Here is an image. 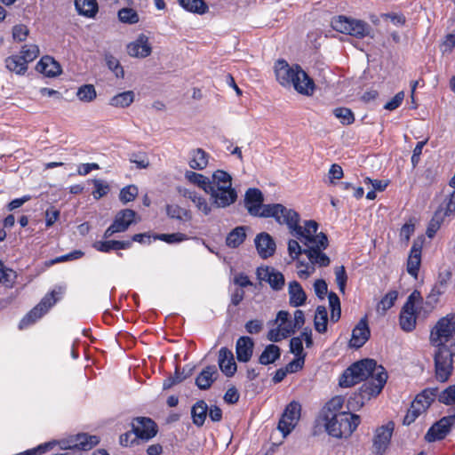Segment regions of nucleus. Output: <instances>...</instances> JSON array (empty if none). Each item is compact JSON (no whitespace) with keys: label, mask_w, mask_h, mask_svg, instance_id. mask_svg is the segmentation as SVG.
I'll list each match as a JSON object with an SVG mask.
<instances>
[{"label":"nucleus","mask_w":455,"mask_h":455,"mask_svg":"<svg viewBox=\"0 0 455 455\" xmlns=\"http://www.w3.org/2000/svg\"><path fill=\"white\" fill-rule=\"evenodd\" d=\"M134 100V92L132 91H126L118 93L110 99L109 104L116 108H127Z\"/></svg>","instance_id":"79ce46f5"},{"label":"nucleus","mask_w":455,"mask_h":455,"mask_svg":"<svg viewBox=\"0 0 455 455\" xmlns=\"http://www.w3.org/2000/svg\"><path fill=\"white\" fill-rule=\"evenodd\" d=\"M218 371L215 365L206 366L196 377V385L201 390L209 389L217 379Z\"/></svg>","instance_id":"cd10ccee"},{"label":"nucleus","mask_w":455,"mask_h":455,"mask_svg":"<svg viewBox=\"0 0 455 455\" xmlns=\"http://www.w3.org/2000/svg\"><path fill=\"white\" fill-rule=\"evenodd\" d=\"M263 203L264 196L259 188H251L246 190L244 206L251 216L274 218L277 223L280 222V218L286 207L282 204H264Z\"/></svg>","instance_id":"39448f33"},{"label":"nucleus","mask_w":455,"mask_h":455,"mask_svg":"<svg viewBox=\"0 0 455 455\" xmlns=\"http://www.w3.org/2000/svg\"><path fill=\"white\" fill-rule=\"evenodd\" d=\"M333 115L339 119L343 125H349L355 122V115L353 111L345 107H339L333 109Z\"/></svg>","instance_id":"a18cd8bd"},{"label":"nucleus","mask_w":455,"mask_h":455,"mask_svg":"<svg viewBox=\"0 0 455 455\" xmlns=\"http://www.w3.org/2000/svg\"><path fill=\"white\" fill-rule=\"evenodd\" d=\"M166 213L171 219L179 220L189 221L192 219L191 212L178 204H167Z\"/></svg>","instance_id":"a19ab883"},{"label":"nucleus","mask_w":455,"mask_h":455,"mask_svg":"<svg viewBox=\"0 0 455 455\" xmlns=\"http://www.w3.org/2000/svg\"><path fill=\"white\" fill-rule=\"evenodd\" d=\"M423 413L420 409H418L415 407V405L411 404L410 408L408 409L403 420V424L405 426H410L411 423H413L416 419Z\"/></svg>","instance_id":"e2e57ef3"},{"label":"nucleus","mask_w":455,"mask_h":455,"mask_svg":"<svg viewBox=\"0 0 455 455\" xmlns=\"http://www.w3.org/2000/svg\"><path fill=\"white\" fill-rule=\"evenodd\" d=\"M395 430V422L389 420L385 425L378 427L372 438V448L375 455H383L388 448Z\"/></svg>","instance_id":"4468645a"},{"label":"nucleus","mask_w":455,"mask_h":455,"mask_svg":"<svg viewBox=\"0 0 455 455\" xmlns=\"http://www.w3.org/2000/svg\"><path fill=\"white\" fill-rule=\"evenodd\" d=\"M208 410L209 407L205 401H197L191 408L193 424L198 427H203L207 418Z\"/></svg>","instance_id":"c85d7f7f"},{"label":"nucleus","mask_w":455,"mask_h":455,"mask_svg":"<svg viewBox=\"0 0 455 455\" xmlns=\"http://www.w3.org/2000/svg\"><path fill=\"white\" fill-rule=\"evenodd\" d=\"M289 295H290V305L292 307H299L305 304L307 295L297 281H292L289 283Z\"/></svg>","instance_id":"c756f323"},{"label":"nucleus","mask_w":455,"mask_h":455,"mask_svg":"<svg viewBox=\"0 0 455 455\" xmlns=\"http://www.w3.org/2000/svg\"><path fill=\"white\" fill-rule=\"evenodd\" d=\"M75 7L80 15L88 18H93L99 11L97 0H75Z\"/></svg>","instance_id":"2f4dec72"},{"label":"nucleus","mask_w":455,"mask_h":455,"mask_svg":"<svg viewBox=\"0 0 455 455\" xmlns=\"http://www.w3.org/2000/svg\"><path fill=\"white\" fill-rule=\"evenodd\" d=\"M264 272L265 274L263 279H266L273 290L280 291L283 288L284 276L281 272L276 271L275 268L269 267H267L264 269Z\"/></svg>","instance_id":"7c9ffc66"},{"label":"nucleus","mask_w":455,"mask_h":455,"mask_svg":"<svg viewBox=\"0 0 455 455\" xmlns=\"http://www.w3.org/2000/svg\"><path fill=\"white\" fill-rule=\"evenodd\" d=\"M297 423L298 420H296L295 418L289 417L283 413L281 419H279L277 428L283 436H286L293 430Z\"/></svg>","instance_id":"de8ad7c7"},{"label":"nucleus","mask_w":455,"mask_h":455,"mask_svg":"<svg viewBox=\"0 0 455 455\" xmlns=\"http://www.w3.org/2000/svg\"><path fill=\"white\" fill-rule=\"evenodd\" d=\"M131 426L133 427L136 436L143 442L151 440L158 433L157 424L148 417L133 418Z\"/></svg>","instance_id":"2eb2a0df"},{"label":"nucleus","mask_w":455,"mask_h":455,"mask_svg":"<svg viewBox=\"0 0 455 455\" xmlns=\"http://www.w3.org/2000/svg\"><path fill=\"white\" fill-rule=\"evenodd\" d=\"M275 75L281 85L292 86L302 95L311 96L315 92L314 80L299 65L290 66L286 60H278L275 63Z\"/></svg>","instance_id":"20e7f679"},{"label":"nucleus","mask_w":455,"mask_h":455,"mask_svg":"<svg viewBox=\"0 0 455 455\" xmlns=\"http://www.w3.org/2000/svg\"><path fill=\"white\" fill-rule=\"evenodd\" d=\"M335 277L339 291L344 293L347 282V275L344 266H339L335 268Z\"/></svg>","instance_id":"6e6d98bb"},{"label":"nucleus","mask_w":455,"mask_h":455,"mask_svg":"<svg viewBox=\"0 0 455 455\" xmlns=\"http://www.w3.org/2000/svg\"><path fill=\"white\" fill-rule=\"evenodd\" d=\"M246 239V228L236 227L231 230L226 237V244L229 248L239 247Z\"/></svg>","instance_id":"473e14b6"},{"label":"nucleus","mask_w":455,"mask_h":455,"mask_svg":"<svg viewBox=\"0 0 455 455\" xmlns=\"http://www.w3.org/2000/svg\"><path fill=\"white\" fill-rule=\"evenodd\" d=\"M254 342L249 336H242L236 340L235 353L239 362L247 363L253 353Z\"/></svg>","instance_id":"393cba45"},{"label":"nucleus","mask_w":455,"mask_h":455,"mask_svg":"<svg viewBox=\"0 0 455 455\" xmlns=\"http://www.w3.org/2000/svg\"><path fill=\"white\" fill-rule=\"evenodd\" d=\"M281 355V350L278 346L270 344L267 345L261 355H259V362L260 364L267 365L275 363Z\"/></svg>","instance_id":"c9c22d12"},{"label":"nucleus","mask_w":455,"mask_h":455,"mask_svg":"<svg viewBox=\"0 0 455 455\" xmlns=\"http://www.w3.org/2000/svg\"><path fill=\"white\" fill-rule=\"evenodd\" d=\"M138 196V188L134 185H129L123 188L120 191L119 198L124 204L133 201Z\"/></svg>","instance_id":"603ef678"},{"label":"nucleus","mask_w":455,"mask_h":455,"mask_svg":"<svg viewBox=\"0 0 455 455\" xmlns=\"http://www.w3.org/2000/svg\"><path fill=\"white\" fill-rule=\"evenodd\" d=\"M55 290L46 293L37 305L30 309L20 321L19 330H25L36 323L60 300Z\"/></svg>","instance_id":"9d476101"},{"label":"nucleus","mask_w":455,"mask_h":455,"mask_svg":"<svg viewBox=\"0 0 455 455\" xmlns=\"http://www.w3.org/2000/svg\"><path fill=\"white\" fill-rule=\"evenodd\" d=\"M118 19L121 22L131 25L136 24L140 20L138 12L134 9L128 7L118 11Z\"/></svg>","instance_id":"49530a36"},{"label":"nucleus","mask_w":455,"mask_h":455,"mask_svg":"<svg viewBox=\"0 0 455 455\" xmlns=\"http://www.w3.org/2000/svg\"><path fill=\"white\" fill-rule=\"evenodd\" d=\"M371 330L368 324L367 316L360 319L352 331L349 346L354 348L362 347L370 339Z\"/></svg>","instance_id":"a211bd4d"},{"label":"nucleus","mask_w":455,"mask_h":455,"mask_svg":"<svg viewBox=\"0 0 455 455\" xmlns=\"http://www.w3.org/2000/svg\"><path fill=\"white\" fill-rule=\"evenodd\" d=\"M100 443V438L97 435H91L88 434H78L68 441V446L65 449L76 450V451H89L92 450Z\"/></svg>","instance_id":"4be33fe9"},{"label":"nucleus","mask_w":455,"mask_h":455,"mask_svg":"<svg viewBox=\"0 0 455 455\" xmlns=\"http://www.w3.org/2000/svg\"><path fill=\"white\" fill-rule=\"evenodd\" d=\"M347 374L354 375L360 382L365 380L360 387L362 399L377 396L387 379L386 370L381 365H377L373 359H364L354 363L347 368Z\"/></svg>","instance_id":"f03ea898"},{"label":"nucleus","mask_w":455,"mask_h":455,"mask_svg":"<svg viewBox=\"0 0 455 455\" xmlns=\"http://www.w3.org/2000/svg\"><path fill=\"white\" fill-rule=\"evenodd\" d=\"M219 366L227 377L234 376L236 371L234 355L228 347H223L219 351Z\"/></svg>","instance_id":"b1692460"},{"label":"nucleus","mask_w":455,"mask_h":455,"mask_svg":"<svg viewBox=\"0 0 455 455\" xmlns=\"http://www.w3.org/2000/svg\"><path fill=\"white\" fill-rule=\"evenodd\" d=\"M328 314L324 306H318L315 309L314 319L315 329L319 333H324L327 331Z\"/></svg>","instance_id":"ea45409f"},{"label":"nucleus","mask_w":455,"mask_h":455,"mask_svg":"<svg viewBox=\"0 0 455 455\" xmlns=\"http://www.w3.org/2000/svg\"><path fill=\"white\" fill-rule=\"evenodd\" d=\"M180 5L186 11L196 13L204 14L208 12L209 7L204 0H177Z\"/></svg>","instance_id":"72a5a7b5"},{"label":"nucleus","mask_w":455,"mask_h":455,"mask_svg":"<svg viewBox=\"0 0 455 455\" xmlns=\"http://www.w3.org/2000/svg\"><path fill=\"white\" fill-rule=\"evenodd\" d=\"M436 397L438 398V387H427L416 395L411 404L424 412Z\"/></svg>","instance_id":"a878e982"},{"label":"nucleus","mask_w":455,"mask_h":455,"mask_svg":"<svg viewBox=\"0 0 455 455\" xmlns=\"http://www.w3.org/2000/svg\"><path fill=\"white\" fill-rule=\"evenodd\" d=\"M452 277V273L449 269L439 272L438 278L435 285L432 287L430 292L426 298L425 306L427 312H432L435 305L439 301V297L446 292L448 284Z\"/></svg>","instance_id":"ddd939ff"},{"label":"nucleus","mask_w":455,"mask_h":455,"mask_svg":"<svg viewBox=\"0 0 455 455\" xmlns=\"http://www.w3.org/2000/svg\"><path fill=\"white\" fill-rule=\"evenodd\" d=\"M438 401L446 405L455 404V385H451L442 392L438 391Z\"/></svg>","instance_id":"3c124183"},{"label":"nucleus","mask_w":455,"mask_h":455,"mask_svg":"<svg viewBox=\"0 0 455 455\" xmlns=\"http://www.w3.org/2000/svg\"><path fill=\"white\" fill-rule=\"evenodd\" d=\"M155 239L164 241L167 243H180L188 239L187 235L183 233H172V234H159L155 236Z\"/></svg>","instance_id":"864d4df0"},{"label":"nucleus","mask_w":455,"mask_h":455,"mask_svg":"<svg viewBox=\"0 0 455 455\" xmlns=\"http://www.w3.org/2000/svg\"><path fill=\"white\" fill-rule=\"evenodd\" d=\"M455 335V313L441 317L430 331L432 345L446 344Z\"/></svg>","instance_id":"9b49d317"},{"label":"nucleus","mask_w":455,"mask_h":455,"mask_svg":"<svg viewBox=\"0 0 455 455\" xmlns=\"http://www.w3.org/2000/svg\"><path fill=\"white\" fill-rule=\"evenodd\" d=\"M16 271L7 267L3 260L0 259V283L7 288H12L16 283Z\"/></svg>","instance_id":"58836bf2"},{"label":"nucleus","mask_w":455,"mask_h":455,"mask_svg":"<svg viewBox=\"0 0 455 455\" xmlns=\"http://www.w3.org/2000/svg\"><path fill=\"white\" fill-rule=\"evenodd\" d=\"M138 214L132 209H123L116 212L112 224L105 230L103 237L109 238L116 233L125 232L132 224L137 222Z\"/></svg>","instance_id":"f8f14e48"},{"label":"nucleus","mask_w":455,"mask_h":455,"mask_svg":"<svg viewBox=\"0 0 455 455\" xmlns=\"http://www.w3.org/2000/svg\"><path fill=\"white\" fill-rule=\"evenodd\" d=\"M331 25L337 32L349 35L358 39L369 36L372 31L371 25L366 21L345 15L333 17Z\"/></svg>","instance_id":"6e6552de"},{"label":"nucleus","mask_w":455,"mask_h":455,"mask_svg":"<svg viewBox=\"0 0 455 455\" xmlns=\"http://www.w3.org/2000/svg\"><path fill=\"white\" fill-rule=\"evenodd\" d=\"M76 96L81 101L91 102L96 96V90L92 84H84L78 88Z\"/></svg>","instance_id":"09e8293b"},{"label":"nucleus","mask_w":455,"mask_h":455,"mask_svg":"<svg viewBox=\"0 0 455 455\" xmlns=\"http://www.w3.org/2000/svg\"><path fill=\"white\" fill-rule=\"evenodd\" d=\"M183 196L189 198L196 204L198 211H201L204 215H208L212 212V207L209 205L206 199L197 195L195 191L185 189Z\"/></svg>","instance_id":"e433bc0d"},{"label":"nucleus","mask_w":455,"mask_h":455,"mask_svg":"<svg viewBox=\"0 0 455 455\" xmlns=\"http://www.w3.org/2000/svg\"><path fill=\"white\" fill-rule=\"evenodd\" d=\"M213 199L217 207L225 208L235 203L237 199V193L235 188L231 187L215 188L212 184V190H208Z\"/></svg>","instance_id":"dca6fc26"},{"label":"nucleus","mask_w":455,"mask_h":455,"mask_svg":"<svg viewBox=\"0 0 455 455\" xmlns=\"http://www.w3.org/2000/svg\"><path fill=\"white\" fill-rule=\"evenodd\" d=\"M187 379V376H183V372L180 371V368L176 366L173 375H170L163 382L164 389H170L173 386L181 383Z\"/></svg>","instance_id":"8fccbe9b"},{"label":"nucleus","mask_w":455,"mask_h":455,"mask_svg":"<svg viewBox=\"0 0 455 455\" xmlns=\"http://www.w3.org/2000/svg\"><path fill=\"white\" fill-rule=\"evenodd\" d=\"M325 408L330 411V413L324 415L325 429L333 437H349L361 423V418L357 414L346 411H331L332 409L339 411L342 408V401L339 397L327 403Z\"/></svg>","instance_id":"7ed1b4c3"},{"label":"nucleus","mask_w":455,"mask_h":455,"mask_svg":"<svg viewBox=\"0 0 455 455\" xmlns=\"http://www.w3.org/2000/svg\"><path fill=\"white\" fill-rule=\"evenodd\" d=\"M398 298V291L395 290L389 291L377 304V311L385 314L390 309Z\"/></svg>","instance_id":"37998d69"},{"label":"nucleus","mask_w":455,"mask_h":455,"mask_svg":"<svg viewBox=\"0 0 455 455\" xmlns=\"http://www.w3.org/2000/svg\"><path fill=\"white\" fill-rule=\"evenodd\" d=\"M436 347L435 362V377L439 382H446L453 371V358L455 356V342L448 346L447 344L434 345Z\"/></svg>","instance_id":"0eeeda50"},{"label":"nucleus","mask_w":455,"mask_h":455,"mask_svg":"<svg viewBox=\"0 0 455 455\" xmlns=\"http://www.w3.org/2000/svg\"><path fill=\"white\" fill-rule=\"evenodd\" d=\"M107 64L109 69H111L115 73L116 77H124V71L117 59H116L113 56H109L107 58Z\"/></svg>","instance_id":"680f3d73"},{"label":"nucleus","mask_w":455,"mask_h":455,"mask_svg":"<svg viewBox=\"0 0 455 455\" xmlns=\"http://www.w3.org/2000/svg\"><path fill=\"white\" fill-rule=\"evenodd\" d=\"M38 55L37 45L25 44L21 47L19 54H13L5 59V68L16 75L24 76L28 70V64L34 61Z\"/></svg>","instance_id":"1a4fd4ad"},{"label":"nucleus","mask_w":455,"mask_h":455,"mask_svg":"<svg viewBox=\"0 0 455 455\" xmlns=\"http://www.w3.org/2000/svg\"><path fill=\"white\" fill-rule=\"evenodd\" d=\"M84 256V252L80 250H75L68 254H65V255H62L60 257H57L53 259H51L50 261L48 262H45V266L46 267H51L52 266L53 264H56V263H60V262H64V261H68V260H73V259H80Z\"/></svg>","instance_id":"5fc2aeb1"},{"label":"nucleus","mask_w":455,"mask_h":455,"mask_svg":"<svg viewBox=\"0 0 455 455\" xmlns=\"http://www.w3.org/2000/svg\"><path fill=\"white\" fill-rule=\"evenodd\" d=\"M138 440L140 439L136 436L135 432H133V427H132V430L120 435L119 443L123 447H130L136 443Z\"/></svg>","instance_id":"4d7b16f0"},{"label":"nucleus","mask_w":455,"mask_h":455,"mask_svg":"<svg viewBox=\"0 0 455 455\" xmlns=\"http://www.w3.org/2000/svg\"><path fill=\"white\" fill-rule=\"evenodd\" d=\"M427 307L423 302V298L420 291L414 290L408 297L406 302L401 309L399 315V324L403 331L410 332L416 327V320L418 315L426 311Z\"/></svg>","instance_id":"423d86ee"},{"label":"nucleus","mask_w":455,"mask_h":455,"mask_svg":"<svg viewBox=\"0 0 455 455\" xmlns=\"http://www.w3.org/2000/svg\"><path fill=\"white\" fill-rule=\"evenodd\" d=\"M255 246L259 255L262 259H267L274 255L276 245L273 237L267 232H261L255 237Z\"/></svg>","instance_id":"412c9836"},{"label":"nucleus","mask_w":455,"mask_h":455,"mask_svg":"<svg viewBox=\"0 0 455 455\" xmlns=\"http://www.w3.org/2000/svg\"><path fill=\"white\" fill-rule=\"evenodd\" d=\"M404 99L403 92H397L389 101H387L384 108L387 110H395L403 103Z\"/></svg>","instance_id":"774afa93"},{"label":"nucleus","mask_w":455,"mask_h":455,"mask_svg":"<svg viewBox=\"0 0 455 455\" xmlns=\"http://www.w3.org/2000/svg\"><path fill=\"white\" fill-rule=\"evenodd\" d=\"M305 248H301L299 242L294 239H290L288 242V252L290 257L295 260L299 261V257L301 254H304Z\"/></svg>","instance_id":"13d9d810"},{"label":"nucleus","mask_w":455,"mask_h":455,"mask_svg":"<svg viewBox=\"0 0 455 455\" xmlns=\"http://www.w3.org/2000/svg\"><path fill=\"white\" fill-rule=\"evenodd\" d=\"M450 214H445V207L443 205H440L439 209L435 211L434 216L431 220V226L435 227V229H439L442 222L443 221L444 217L449 216Z\"/></svg>","instance_id":"69168bd1"},{"label":"nucleus","mask_w":455,"mask_h":455,"mask_svg":"<svg viewBox=\"0 0 455 455\" xmlns=\"http://www.w3.org/2000/svg\"><path fill=\"white\" fill-rule=\"evenodd\" d=\"M300 216L293 209L285 208L280 218L279 225H286L290 233L299 239L305 246L304 254L307 255L309 263L297 261L298 275L301 279H307L315 272V265L323 267H328L331 259L323 252L329 246V240L326 234L320 232L315 220H306L304 227L299 225Z\"/></svg>","instance_id":"f257e3e1"},{"label":"nucleus","mask_w":455,"mask_h":455,"mask_svg":"<svg viewBox=\"0 0 455 455\" xmlns=\"http://www.w3.org/2000/svg\"><path fill=\"white\" fill-rule=\"evenodd\" d=\"M36 69L48 77H53L61 73L60 65L51 56H43L36 66Z\"/></svg>","instance_id":"bb28decb"},{"label":"nucleus","mask_w":455,"mask_h":455,"mask_svg":"<svg viewBox=\"0 0 455 455\" xmlns=\"http://www.w3.org/2000/svg\"><path fill=\"white\" fill-rule=\"evenodd\" d=\"M130 161L140 169H146L149 165L148 159L144 153L132 154Z\"/></svg>","instance_id":"338daca9"},{"label":"nucleus","mask_w":455,"mask_h":455,"mask_svg":"<svg viewBox=\"0 0 455 455\" xmlns=\"http://www.w3.org/2000/svg\"><path fill=\"white\" fill-rule=\"evenodd\" d=\"M208 153L202 148H196L191 152L188 164L194 170H204L208 164Z\"/></svg>","instance_id":"f704fd0d"},{"label":"nucleus","mask_w":455,"mask_h":455,"mask_svg":"<svg viewBox=\"0 0 455 455\" xmlns=\"http://www.w3.org/2000/svg\"><path fill=\"white\" fill-rule=\"evenodd\" d=\"M303 340L305 341L307 347H311L313 346L312 330L308 327L305 328L299 336L293 337L290 340V351L294 354L295 356H307L303 348Z\"/></svg>","instance_id":"aec40b11"},{"label":"nucleus","mask_w":455,"mask_h":455,"mask_svg":"<svg viewBox=\"0 0 455 455\" xmlns=\"http://www.w3.org/2000/svg\"><path fill=\"white\" fill-rule=\"evenodd\" d=\"M127 52L131 57L146 58L152 52V47L148 42V37L145 34H140L137 39L127 45Z\"/></svg>","instance_id":"6ab92c4d"},{"label":"nucleus","mask_w":455,"mask_h":455,"mask_svg":"<svg viewBox=\"0 0 455 455\" xmlns=\"http://www.w3.org/2000/svg\"><path fill=\"white\" fill-rule=\"evenodd\" d=\"M185 177L189 182L197 185L205 193H207L208 190H212L211 180L204 175L193 171H187Z\"/></svg>","instance_id":"4c0bfd02"},{"label":"nucleus","mask_w":455,"mask_h":455,"mask_svg":"<svg viewBox=\"0 0 455 455\" xmlns=\"http://www.w3.org/2000/svg\"><path fill=\"white\" fill-rule=\"evenodd\" d=\"M28 28L24 24H18L12 28V37L14 40L23 42L28 36Z\"/></svg>","instance_id":"052dcab7"},{"label":"nucleus","mask_w":455,"mask_h":455,"mask_svg":"<svg viewBox=\"0 0 455 455\" xmlns=\"http://www.w3.org/2000/svg\"><path fill=\"white\" fill-rule=\"evenodd\" d=\"M454 423L452 418L449 416L443 417L430 427L425 435V439L429 443L443 440L450 432Z\"/></svg>","instance_id":"f3484780"},{"label":"nucleus","mask_w":455,"mask_h":455,"mask_svg":"<svg viewBox=\"0 0 455 455\" xmlns=\"http://www.w3.org/2000/svg\"><path fill=\"white\" fill-rule=\"evenodd\" d=\"M211 183L215 188H224L226 185L227 187H231L232 178L228 172L223 170H217L212 174V180H211Z\"/></svg>","instance_id":"c03bdc74"},{"label":"nucleus","mask_w":455,"mask_h":455,"mask_svg":"<svg viewBox=\"0 0 455 455\" xmlns=\"http://www.w3.org/2000/svg\"><path fill=\"white\" fill-rule=\"evenodd\" d=\"M94 190L92 196L95 199L105 196L109 191V186L100 180H93Z\"/></svg>","instance_id":"bf43d9fd"},{"label":"nucleus","mask_w":455,"mask_h":455,"mask_svg":"<svg viewBox=\"0 0 455 455\" xmlns=\"http://www.w3.org/2000/svg\"><path fill=\"white\" fill-rule=\"evenodd\" d=\"M421 243L415 241L411 248L406 265L408 274L415 279L418 278L419 270L421 265Z\"/></svg>","instance_id":"5701e85b"},{"label":"nucleus","mask_w":455,"mask_h":455,"mask_svg":"<svg viewBox=\"0 0 455 455\" xmlns=\"http://www.w3.org/2000/svg\"><path fill=\"white\" fill-rule=\"evenodd\" d=\"M301 406L299 403L292 401L285 407L283 414L295 418L296 420L299 419Z\"/></svg>","instance_id":"0e129e2a"}]
</instances>
